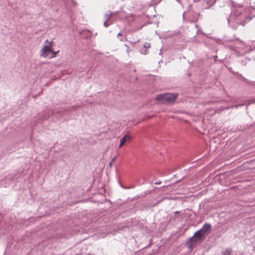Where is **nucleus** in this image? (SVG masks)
<instances>
[{
    "instance_id": "nucleus-1",
    "label": "nucleus",
    "mask_w": 255,
    "mask_h": 255,
    "mask_svg": "<svg viewBox=\"0 0 255 255\" xmlns=\"http://www.w3.org/2000/svg\"><path fill=\"white\" fill-rule=\"evenodd\" d=\"M54 45L53 41H49L48 40H46L42 48L40 51V56L43 58L49 57L50 58L55 57L56 54L59 52V50L54 51L53 50V46Z\"/></svg>"
},
{
    "instance_id": "nucleus-2",
    "label": "nucleus",
    "mask_w": 255,
    "mask_h": 255,
    "mask_svg": "<svg viewBox=\"0 0 255 255\" xmlns=\"http://www.w3.org/2000/svg\"><path fill=\"white\" fill-rule=\"evenodd\" d=\"M178 95L175 93H164L156 97V100L163 104H171L174 102Z\"/></svg>"
},
{
    "instance_id": "nucleus-3",
    "label": "nucleus",
    "mask_w": 255,
    "mask_h": 255,
    "mask_svg": "<svg viewBox=\"0 0 255 255\" xmlns=\"http://www.w3.org/2000/svg\"><path fill=\"white\" fill-rule=\"evenodd\" d=\"M211 229V226L209 223H205L204 226L202 227V228L200 229L199 230L197 231L195 234H197L198 232H203L206 235L210 232V230Z\"/></svg>"
},
{
    "instance_id": "nucleus-4",
    "label": "nucleus",
    "mask_w": 255,
    "mask_h": 255,
    "mask_svg": "<svg viewBox=\"0 0 255 255\" xmlns=\"http://www.w3.org/2000/svg\"><path fill=\"white\" fill-rule=\"evenodd\" d=\"M206 235L203 232H198L197 234H195V233L194 234V235L191 237L190 240H192L193 238L195 237V239L197 241H202L204 240L206 237Z\"/></svg>"
},
{
    "instance_id": "nucleus-5",
    "label": "nucleus",
    "mask_w": 255,
    "mask_h": 255,
    "mask_svg": "<svg viewBox=\"0 0 255 255\" xmlns=\"http://www.w3.org/2000/svg\"><path fill=\"white\" fill-rule=\"evenodd\" d=\"M131 137L129 135H125L120 139V144L119 147H121L126 141H129Z\"/></svg>"
},
{
    "instance_id": "nucleus-6",
    "label": "nucleus",
    "mask_w": 255,
    "mask_h": 255,
    "mask_svg": "<svg viewBox=\"0 0 255 255\" xmlns=\"http://www.w3.org/2000/svg\"><path fill=\"white\" fill-rule=\"evenodd\" d=\"M112 14L113 13L112 12L108 11L105 15V20H109Z\"/></svg>"
},
{
    "instance_id": "nucleus-7",
    "label": "nucleus",
    "mask_w": 255,
    "mask_h": 255,
    "mask_svg": "<svg viewBox=\"0 0 255 255\" xmlns=\"http://www.w3.org/2000/svg\"><path fill=\"white\" fill-rule=\"evenodd\" d=\"M231 250L230 249H227L225 251L222 253V255H230Z\"/></svg>"
},
{
    "instance_id": "nucleus-8",
    "label": "nucleus",
    "mask_w": 255,
    "mask_h": 255,
    "mask_svg": "<svg viewBox=\"0 0 255 255\" xmlns=\"http://www.w3.org/2000/svg\"><path fill=\"white\" fill-rule=\"evenodd\" d=\"M143 47L146 49L149 48L150 47V44L148 42H145L143 44Z\"/></svg>"
},
{
    "instance_id": "nucleus-9",
    "label": "nucleus",
    "mask_w": 255,
    "mask_h": 255,
    "mask_svg": "<svg viewBox=\"0 0 255 255\" xmlns=\"http://www.w3.org/2000/svg\"><path fill=\"white\" fill-rule=\"evenodd\" d=\"M117 157L115 156L112 160V161L109 163V166L112 167L113 163L116 160Z\"/></svg>"
},
{
    "instance_id": "nucleus-10",
    "label": "nucleus",
    "mask_w": 255,
    "mask_h": 255,
    "mask_svg": "<svg viewBox=\"0 0 255 255\" xmlns=\"http://www.w3.org/2000/svg\"><path fill=\"white\" fill-rule=\"evenodd\" d=\"M125 46L127 48V52L128 53H129L131 51V50L130 49L129 47L127 44H125Z\"/></svg>"
},
{
    "instance_id": "nucleus-11",
    "label": "nucleus",
    "mask_w": 255,
    "mask_h": 255,
    "mask_svg": "<svg viewBox=\"0 0 255 255\" xmlns=\"http://www.w3.org/2000/svg\"><path fill=\"white\" fill-rule=\"evenodd\" d=\"M108 20H105V21L104 22V25L105 26V27H108L109 24L107 23V21Z\"/></svg>"
},
{
    "instance_id": "nucleus-12",
    "label": "nucleus",
    "mask_w": 255,
    "mask_h": 255,
    "mask_svg": "<svg viewBox=\"0 0 255 255\" xmlns=\"http://www.w3.org/2000/svg\"><path fill=\"white\" fill-rule=\"evenodd\" d=\"M117 36H118V37H119L120 36H122V35L120 33H119L118 34Z\"/></svg>"
},
{
    "instance_id": "nucleus-13",
    "label": "nucleus",
    "mask_w": 255,
    "mask_h": 255,
    "mask_svg": "<svg viewBox=\"0 0 255 255\" xmlns=\"http://www.w3.org/2000/svg\"><path fill=\"white\" fill-rule=\"evenodd\" d=\"M120 40H121V41H124V40H125V39H126V38H120Z\"/></svg>"
},
{
    "instance_id": "nucleus-14",
    "label": "nucleus",
    "mask_w": 255,
    "mask_h": 255,
    "mask_svg": "<svg viewBox=\"0 0 255 255\" xmlns=\"http://www.w3.org/2000/svg\"><path fill=\"white\" fill-rule=\"evenodd\" d=\"M241 44L242 45V47H243L244 46V45H245V44H244V43H243L242 42H241Z\"/></svg>"
},
{
    "instance_id": "nucleus-15",
    "label": "nucleus",
    "mask_w": 255,
    "mask_h": 255,
    "mask_svg": "<svg viewBox=\"0 0 255 255\" xmlns=\"http://www.w3.org/2000/svg\"><path fill=\"white\" fill-rule=\"evenodd\" d=\"M160 183H161L160 182H155V184H160Z\"/></svg>"
},
{
    "instance_id": "nucleus-16",
    "label": "nucleus",
    "mask_w": 255,
    "mask_h": 255,
    "mask_svg": "<svg viewBox=\"0 0 255 255\" xmlns=\"http://www.w3.org/2000/svg\"><path fill=\"white\" fill-rule=\"evenodd\" d=\"M178 2H179V3H180V0H176Z\"/></svg>"
},
{
    "instance_id": "nucleus-17",
    "label": "nucleus",
    "mask_w": 255,
    "mask_h": 255,
    "mask_svg": "<svg viewBox=\"0 0 255 255\" xmlns=\"http://www.w3.org/2000/svg\"><path fill=\"white\" fill-rule=\"evenodd\" d=\"M240 105H238V106H239ZM238 106H236V108H237Z\"/></svg>"
}]
</instances>
